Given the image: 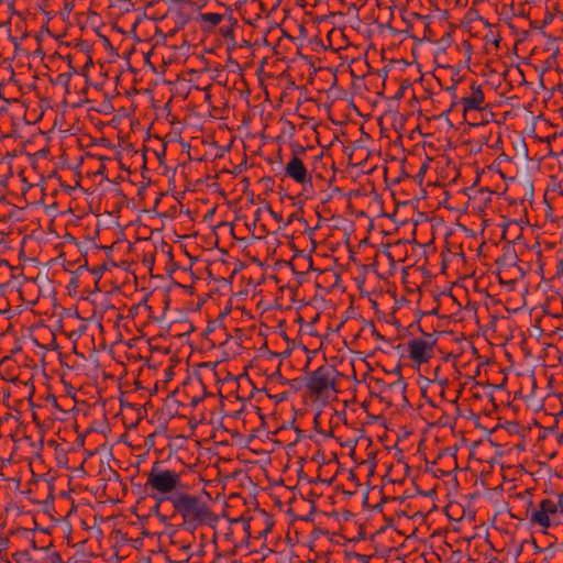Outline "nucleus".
<instances>
[{
  "mask_svg": "<svg viewBox=\"0 0 563 563\" xmlns=\"http://www.w3.org/2000/svg\"><path fill=\"white\" fill-rule=\"evenodd\" d=\"M310 362H311L310 355L306 354V362L303 364V371H307V368L309 367Z\"/></svg>",
  "mask_w": 563,
  "mask_h": 563,
  "instance_id": "44",
  "label": "nucleus"
},
{
  "mask_svg": "<svg viewBox=\"0 0 563 563\" xmlns=\"http://www.w3.org/2000/svg\"><path fill=\"white\" fill-rule=\"evenodd\" d=\"M501 37L499 35H496L494 38H492V43L495 45L496 48L499 47Z\"/></svg>",
  "mask_w": 563,
  "mask_h": 563,
  "instance_id": "40",
  "label": "nucleus"
},
{
  "mask_svg": "<svg viewBox=\"0 0 563 563\" xmlns=\"http://www.w3.org/2000/svg\"><path fill=\"white\" fill-rule=\"evenodd\" d=\"M221 362H201L197 364V375L200 379H214L216 382H225L227 377L219 374Z\"/></svg>",
  "mask_w": 563,
  "mask_h": 563,
  "instance_id": "12",
  "label": "nucleus"
},
{
  "mask_svg": "<svg viewBox=\"0 0 563 563\" xmlns=\"http://www.w3.org/2000/svg\"><path fill=\"white\" fill-rule=\"evenodd\" d=\"M558 268H559V269H558V274H560V271H563V263H562V261L560 262V264H559V267H558Z\"/></svg>",
  "mask_w": 563,
  "mask_h": 563,
  "instance_id": "57",
  "label": "nucleus"
},
{
  "mask_svg": "<svg viewBox=\"0 0 563 563\" xmlns=\"http://www.w3.org/2000/svg\"><path fill=\"white\" fill-rule=\"evenodd\" d=\"M162 303L164 305V311L168 309V306H169V302H170V298H169V295L168 294H163L162 295Z\"/></svg>",
  "mask_w": 563,
  "mask_h": 563,
  "instance_id": "30",
  "label": "nucleus"
},
{
  "mask_svg": "<svg viewBox=\"0 0 563 563\" xmlns=\"http://www.w3.org/2000/svg\"><path fill=\"white\" fill-rule=\"evenodd\" d=\"M560 505V500L550 498L541 500L538 507L531 510L529 516L530 522L542 528L559 525L562 517L559 510Z\"/></svg>",
  "mask_w": 563,
  "mask_h": 563,
  "instance_id": "5",
  "label": "nucleus"
},
{
  "mask_svg": "<svg viewBox=\"0 0 563 563\" xmlns=\"http://www.w3.org/2000/svg\"><path fill=\"white\" fill-rule=\"evenodd\" d=\"M172 364L168 365L165 369H164V378H163V382L166 384L168 383L169 380L173 379L175 373H174V367L175 365L177 364V360H175L174 357L172 358Z\"/></svg>",
  "mask_w": 563,
  "mask_h": 563,
  "instance_id": "20",
  "label": "nucleus"
},
{
  "mask_svg": "<svg viewBox=\"0 0 563 563\" xmlns=\"http://www.w3.org/2000/svg\"><path fill=\"white\" fill-rule=\"evenodd\" d=\"M463 46L465 47V51H466V54H467V59H471L472 45H471L470 41H464L463 42Z\"/></svg>",
  "mask_w": 563,
  "mask_h": 563,
  "instance_id": "32",
  "label": "nucleus"
},
{
  "mask_svg": "<svg viewBox=\"0 0 563 563\" xmlns=\"http://www.w3.org/2000/svg\"><path fill=\"white\" fill-rule=\"evenodd\" d=\"M65 59L67 60L68 67L73 66V55L68 54Z\"/></svg>",
  "mask_w": 563,
  "mask_h": 563,
  "instance_id": "46",
  "label": "nucleus"
},
{
  "mask_svg": "<svg viewBox=\"0 0 563 563\" xmlns=\"http://www.w3.org/2000/svg\"><path fill=\"white\" fill-rule=\"evenodd\" d=\"M146 364H147V367H148V368H152V367H154V368H155V367H156L155 365H153V364H151V363H150V360H148V358H146Z\"/></svg>",
  "mask_w": 563,
  "mask_h": 563,
  "instance_id": "56",
  "label": "nucleus"
},
{
  "mask_svg": "<svg viewBox=\"0 0 563 563\" xmlns=\"http://www.w3.org/2000/svg\"><path fill=\"white\" fill-rule=\"evenodd\" d=\"M517 254L515 250H506L501 256L496 258L495 264L498 266V275L511 274L514 269H517L522 277L525 275L523 271L517 266Z\"/></svg>",
  "mask_w": 563,
  "mask_h": 563,
  "instance_id": "10",
  "label": "nucleus"
},
{
  "mask_svg": "<svg viewBox=\"0 0 563 563\" xmlns=\"http://www.w3.org/2000/svg\"><path fill=\"white\" fill-rule=\"evenodd\" d=\"M78 46L81 48L80 49L81 54H84L85 52H87V53L89 52V46H88V44L86 42H80L78 44Z\"/></svg>",
  "mask_w": 563,
  "mask_h": 563,
  "instance_id": "35",
  "label": "nucleus"
},
{
  "mask_svg": "<svg viewBox=\"0 0 563 563\" xmlns=\"http://www.w3.org/2000/svg\"><path fill=\"white\" fill-rule=\"evenodd\" d=\"M175 515L181 517V527L187 531H195L199 527L214 526L218 516L210 505L200 496L183 492L172 499Z\"/></svg>",
  "mask_w": 563,
  "mask_h": 563,
  "instance_id": "1",
  "label": "nucleus"
},
{
  "mask_svg": "<svg viewBox=\"0 0 563 563\" xmlns=\"http://www.w3.org/2000/svg\"><path fill=\"white\" fill-rule=\"evenodd\" d=\"M559 361L563 364V354H560Z\"/></svg>",
  "mask_w": 563,
  "mask_h": 563,
  "instance_id": "64",
  "label": "nucleus"
},
{
  "mask_svg": "<svg viewBox=\"0 0 563 563\" xmlns=\"http://www.w3.org/2000/svg\"><path fill=\"white\" fill-rule=\"evenodd\" d=\"M373 352L374 353L382 352V349L380 347H375Z\"/></svg>",
  "mask_w": 563,
  "mask_h": 563,
  "instance_id": "62",
  "label": "nucleus"
},
{
  "mask_svg": "<svg viewBox=\"0 0 563 563\" xmlns=\"http://www.w3.org/2000/svg\"><path fill=\"white\" fill-rule=\"evenodd\" d=\"M527 504H528V506H529V507H531V506H532V500H531V498H528Z\"/></svg>",
  "mask_w": 563,
  "mask_h": 563,
  "instance_id": "60",
  "label": "nucleus"
},
{
  "mask_svg": "<svg viewBox=\"0 0 563 563\" xmlns=\"http://www.w3.org/2000/svg\"><path fill=\"white\" fill-rule=\"evenodd\" d=\"M438 312H439V305H437V307H434L430 311L421 312L419 320L421 321V319H423V318H428V317H431V316H438Z\"/></svg>",
  "mask_w": 563,
  "mask_h": 563,
  "instance_id": "26",
  "label": "nucleus"
},
{
  "mask_svg": "<svg viewBox=\"0 0 563 563\" xmlns=\"http://www.w3.org/2000/svg\"><path fill=\"white\" fill-rule=\"evenodd\" d=\"M267 210H268L269 214L272 216V218L275 219L277 222L283 221V216L278 212H275L273 210V208L271 207V205H267Z\"/></svg>",
  "mask_w": 563,
  "mask_h": 563,
  "instance_id": "28",
  "label": "nucleus"
},
{
  "mask_svg": "<svg viewBox=\"0 0 563 563\" xmlns=\"http://www.w3.org/2000/svg\"><path fill=\"white\" fill-rule=\"evenodd\" d=\"M227 10L230 11V14L225 19L228 24L220 26L219 32L225 40H229L232 43V45H234V27L238 25V20L232 16V10L230 8H227Z\"/></svg>",
  "mask_w": 563,
  "mask_h": 563,
  "instance_id": "17",
  "label": "nucleus"
},
{
  "mask_svg": "<svg viewBox=\"0 0 563 563\" xmlns=\"http://www.w3.org/2000/svg\"><path fill=\"white\" fill-rule=\"evenodd\" d=\"M73 352L77 353V345L75 343L73 344Z\"/></svg>",
  "mask_w": 563,
  "mask_h": 563,
  "instance_id": "61",
  "label": "nucleus"
},
{
  "mask_svg": "<svg viewBox=\"0 0 563 563\" xmlns=\"http://www.w3.org/2000/svg\"><path fill=\"white\" fill-rule=\"evenodd\" d=\"M144 487L157 504L163 501L172 504V499L176 495L181 494L186 485L181 481L180 473L175 470L159 467L158 463H154L147 473Z\"/></svg>",
  "mask_w": 563,
  "mask_h": 563,
  "instance_id": "3",
  "label": "nucleus"
},
{
  "mask_svg": "<svg viewBox=\"0 0 563 563\" xmlns=\"http://www.w3.org/2000/svg\"><path fill=\"white\" fill-rule=\"evenodd\" d=\"M410 356L412 357V360H415L419 364H421L423 362H428V360H429V354L419 353V354H410Z\"/></svg>",
  "mask_w": 563,
  "mask_h": 563,
  "instance_id": "25",
  "label": "nucleus"
},
{
  "mask_svg": "<svg viewBox=\"0 0 563 563\" xmlns=\"http://www.w3.org/2000/svg\"><path fill=\"white\" fill-rule=\"evenodd\" d=\"M123 358L131 360L126 353L118 354V357L115 358L119 363L124 364Z\"/></svg>",
  "mask_w": 563,
  "mask_h": 563,
  "instance_id": "37",
  "label": "nucleus"
},
{
  "mask_svg": "<svg viewBox=\"0 0 563 563\" xmlns=\"http://www.w3.org/2000/svg\"><path fill=\"white\" fill-rule=\"evenodd\" d=\"M391 386L399 388L400 391H404L405 389V384L400 379H398V382H396L394 385H390L389 387Z\"/></svg>",
  "mask_w": 563,
  "mask_h": 563,
  "instance_id": "38",
  "label": "nucleus"
},
{
  "mask_svg": "<svg viewBox=\"0 0 563 563\" xmlns=\"http://www.w3.org/2000/svg\"><path fill=\"white\" fill-rule=\"evenodd\" d=\"M20 351H21V346H16V347L12 349L10 352L15 353V352H20Z\"/></svg>",
  "mask_w": 563,
  "mask_h": 563,
  "instance_id": "55",
  "label": "nucleus"
},
{
  "mask_svg": "<svg viewBox=\"0 0 563 563\" xmlns=\"http://www.w3.org/2000/svg\"><path fill=\"white\" fill-rule=\"evenodd\" d=\"M455 86H456V84L454 82L452 86L446 88V90L449 92H451L454 98H455Z\"/></svg>",
  "mask_w": 563,
  "mask_h": 563,
  "instance_id": "45",
  "label": "nucleus"
},
{
  "mask_svg": "<svg viewBox=\"0 0 563 563\" xmlns=\"http://www.w3.org/2000/svg\"><path fill=\"white\" fill-rule=\"evenodd\" d=\"M107 271V264L106 263H102L96 267H93L91 269V273L96 276H98V278H100L102 276V274Z\"/></svg>",
  "mask_w": 563,
  "mask_h": 563,
  "instance_id": "24",
  "label": "nucleus"
},
{
  "mask_svg": "<svg viewBox=\"0 0 563 563\" xmlns=\"http://www.w3.org/2000/svg\"><path fill=\"white\" fill-rule=\"evenodd\" d=\"M421 325L424 328L427 332H430L432 334L437 332L432 327L429 328V325L426 324V320L421 322Z\"/></svg>",
  "mask_w": 563,
  "mask_h": 563,
  "instance_id": "41",
  "label": "nucleus"
},
{
  "mask_svg": "<svg viewBox=\"0 0 563 563\" xmlns=\"http://www.w3.org/2000/svg\"><path fill=\"white\" fill-rule=\"evenodd\" d=\"M148 346H150V352H151V353L159 352V349H158V347H153L151 344H148Z\"/></svg>",
  "mask_w": 563,
  "mask_h": 563,
  "instance_id": "51",
  "label": "nucleus"
},
{
  "mask_svg": "<svg viewBox=\"0 0 563 563\" xmlns=\"http://www.w3.org/2000/svg\"><path fill=\"white\" fill-rule=\"evenodd\" d=\"M33 341L43 350H59L56 343V335L49 328H41L33 335Z\"/></svg>",
  "mask_w": 563,
  "mask_h": 563,
  "instance_id": "13",
  "label": "nucleus"
},
{
  "mask_svg": "<svg viewBox=\"0 0 563 563\" xmlns=\"http://www.w3.org/2000/svg\"><path fill=\"white\" fill-rule=\"evenodd\" d=\"M306 152H307L306 147H303L301 145H296L295 147H292L291 155H296L297 157H300V155L306 154Z\"/></svg>",
  "mask_w": 563,
  "mask_h": 563,
  "instance_id": "27",
  "label": "nucleus"
},
{
  "mask_svg": "<svg viewBox=\"0 0 563 563\" xmlns=\"http://www.w3.org/2000/svg\"><path fill=\"white\" fill-rule=\"evenodd\" d=\"M554 19V15L552 13H548L542 22V25L540 26V29H543L547 24L551 23L552 20Z\"/></svg>",
  "mask_w": 563,
  "mask_h": 563,
  "instance_id": "31",
  "label": "nucleus"
},
{
  "mask_svg": "<svg viewBox=\"0 0 563 563\" xmlns=\"http://www.w3.org/2000/svg\"><path fill=\"white\" fill-rule=\"evenodd\" d=\"M419 330L424 336L423 339H413L408 344V352H427L432 350L435 344V339L432 338V333L427 332L424 328L421 325L420 320H418Z\"/></svg>",
  "mask_w": 563,
  "mask_h": 563,
  "instance_id": "14",
  "label": "nucleus"
},
{
  "mask_svg": "<svg viewBox=\"0 0 563 563\" xmlns=\"http://www.w3.org/2000/svg\"><path fill=\"white\" fill-rule=\"evenodd\" d=\"M285 176L291 178L303 187L309 184L312 186V176L305 166L302 159L296 155H291L285 167Z\"/></svg>",
  "mask_w": 563,
  "mask_h": 563,
  "instance_id": "8",
  "label": "nucleus"
},
{
  "mask_svg": "<svg viewBox=\"0 0 563 563\" xmlns=\"http://www.w3.org/2000/svg\"><path fill=\"white\" fill-rule=\"evenodd\" d=\"M174 2L178 4V8L175 10V24L177 27H183L190 20V15L186 10L189 3L186 0H174Z\"/></svg>",
  "mask_w": 563,
  "mask_h": 563,
  "instance_id": "18",
  "label": "nucleus"
},
{
  "mask_svg": "<svg viewBox=\"0 0 563 563\" xmlns=\"http://www.w3.org/2000/svg\"><path fill=\"white\" fill-rule=\"evenodd\" d=\"M57 357L63 367L76 375L98 378L103 373L96 354H57Z\"/></svg>",
  "mask_w": 563,
  "mask_h": 563,
  "instance_id": "4",
  "label": "nucleus"
},
{
  "mask_svg": "<svg viewBox=\"0 0 563 563\" xmlns=\"http://www.w3.org/2000/svg\"><path fill=\"white\" fill-rule=\"evenodd\" d=\"M409 177V175L406 173L405 169L401 170L400 176L395 180L396 183H399L401 179Z\"/></svg>",
  "mask_w": 563,
  "mask_h": 563,
  "instance_id": "43",
  "label": "nucleus"
},
{
  "mask_svg": "<svg viewBox=\"0 0 563 563\" xmlns=\"http://www.w3.org/2000/svg\"><path fill=\"white\" fill-rule=\"evenodd\" d=\"M20 372L21 368L12 356L5 355L0 360V375L2 379L16 382L19 380Z\"/></svg>",
  "mask_w": 563,
  "mask_h": 563,
  "instance_id": "11",
  "label": "nucleus"
},
{
  "mask_svg": "<svg viewBox=\"0 0 563 563\" xmlns=\"http://www.w3.org/2000/svg\"><path fill=\"white\" fill-rule=\"evenodd\" d=\"M456 103H457V102H456V101H455V99H454V100L452 101V103H451L450 108H449L448 110H445V111H443V112H442L441 117H443V115H448V113H449V112H450V111H451V110L456 106Z\"/></svg>",
  "mask_w": 563,
  "mask_h": 563,
  "instance_id": "42",
  "label": "nucleus"
},
{
  "mask_svg": "<svg viewBox=\"0 0 563 563\" xmlns=\"http://www.w3.org/2000/svg\"><path fill=\"white\" fill-rule=\"evenodd\" d=\"M267 342L265 341L262 346L258 349L260 351L267 350Z\"/></svg>",
  "mask_w": 563,
  "mask_h": 563,
  "instance_id": "52",
  "label": "nucleus"
},
{
  "mask_svg": "<svg viewBox=\"0 0 563 563\" xmlns=\"http://www.w3.org/2000/svg\"><path fill=\"white\" fill-rule=\"evenodd\" d=\"M466 354H446L443 358L444 365L453 366L461 375L475 378L481 373V366L488 363L487 357H482L481 354H472V357L464 361Z\"/></svg>",
  "mask_w": 563,
  "mask_h": 563,
  "instance_id": "6",
  "label": "nucleus"
},
{
  "mask_svg": "<svg viewBox=\"0 0 563 563\" xmlns=\"http://www.w3.org/2000/svg\"><path fill=\"white\" fill-rule=\"evenodd\" d=\"M92 64H93V63H92V57H91L89 54H87V55H86V63H85V65H84V67H82V75H86V70H87L90 66H92Z\"/></svg>",
  "mask_w": 563,
  "mask_h": 563,
  "instance_id": "29",
  "label": "nucleus"
},
{
  "mask_svg": "<svg viewBox=\"0 0 563 563\" xmlns=\"http://www.w3.org/2000/svg\"><path fill=\"white\" fill-rule=\"evenodd\" d=\"M191 402H192V405H197L198 404V399L194 398Z\"/></svg>",
  "mask_w": 563,
  "mask_h": 563,
  "instance_id": "63",
  "label": "nucleus"
},
{
  "mask_svg": "<svg viewBox=\"0 0 563 563\" xmlns=\"http://www.w3.org/2000/svg\"><path fill=\"white\" fill-rule=\"evenodd\" d=\"M544 36H547L550 41L555 42L556 37H553L552 35H548L545 32H542Z\"/></svg>",
  "mask_w": 563,
  "mask_h": 563,
  "instance_id": "49",
  "label": "nucleus"
},
{
  "mask_svg": "<svg viewBox=\"0 0 563 563\" xmlns=\"http://www.w3.org/2000/svg\"><path fill=\"white\" fill-rule=\"evenodd\" d=\"M339 377H349V372L338 369L335 363L322 364L313 371L306 383L307 395L312 402L328 404L338 394Z\"/></svg>",
  "mask_w": 563,
  "mask_h": 563,
  "instance_id": "2",
  "label": "nucleus"
},
{
  "mask_svg": "<svg viewBox=\"0 0 563 563\" xmlns=\"http://www.w3.org/2000/svg\"><path fill=\"white\" fill-rule=\"evenodd\" d=\"M198 19L201 24L200 27L205 32H211L217 25H219L224 19V14L220 13H199Z\"/></svg>",
  "mask_w": 563,
  "mask_h": 563,
  "instance_id": "16",
  "label": "nucleus"
},
{
  "mask_svg": "<svg viewBox=\"0 0 563 563\" xmlns=\"http://www.w3.org/2000/svg\"><path fill=\"white\" fill-rule=\"evenodd\" d=\"M302 350H303V352H305V353H308V352H319V350H318V349H316V350H309V349H307L305 345L302 346Z\"/></svg>",
  "mask_w": 563,
  "mask_h": 563,
  "instance_id": "50",
  "label": "nucleus"
},
{
  "mask_svg": "<svg viewBox=\"0 0 563 563\" xmlns=\"http://www.w3.org/2000/svg\"><path fill=\"white\" fill-rule=\"evenodd\" d=\"M295 216H296L295 213L290 214V217L288 218V220H287V222L285 224L286 225L290 224L294 221Z\"/></svg>",
  "mask_w": 563,
  "mask_h": 563,
  "instance_id": "48",
  "label": "nucleus"
},
{
  "mask_svg": "<svg viewBox=\"0 0 563 563\" xmlns=\"http://www.w3.org/2000/svg\"><path fill=\"white\" fill-rule=\"evenodd\" d=\"M231 311V306L228 305L223 311H221L218 318L213 321H209L207 328L203 331V335L206 340L211 343V347H214L217 344L221 346L223 344L222 339L227 338L228 334L225 329L218 324L224 317H227Z\"/></svg>",
  "mask_w": 563,
  "mask_h": 563,
  "instance_id": "9",
  "label": "nucleus"
},
{
  "mask_svg": "<svg viewBox=\"0 0 563 563\" xmlns=\"http://www.w3.org/2000/svg\"><path fill=\"white\" fill-rule=\"evenodd\" d=\"M146 302H147V299L144 298L143 301L141 302V305H142V307H144L145 310H147L150 319H152L154 321H159L161 319H163V316H161V317L154 316L152 306H148Z\"/></svg>",
  "mask_w": 563,
  "mask_h": 563,
  "instance_id": "23",
  "label": "nucleus"
},
{
  "mask_svg": "<svg viewBox=\"0 0 563 563\" xmlns=\"http://www.w3.org/2000/svg\"><path fill=\"white\" fill-rule=\"evenodd\" d=\"M261 213H262V209L258 208L255 212H254V220H253V227L256 225V223L260 221L261 219Z\"/></svg>",
  "mask_w": 563,
  "mask_h": 563,
  "instance_id": "34",
  "label": "nucleus"
},
{
  "mask_svg": "<svg viewBox=\"0 0 563 563\" xmlns=\"http://www.w3.org/2000/svg\"><path fill=\"white\" fill-rule=\"evenodd\" d=\"M103 42L106 47L112 48L111 42L107 36H103Z\"/></svg>",
  "mask_w": 563,
  "mask_h": 563,
  "instance_id": "47",
  "label": "nucleus"
},
{
  "mask_svg": "<svg viewBox=\"0 0 563 563\" xmlns=\"http://www.w3.org/2000/svg\"><path fill=\"white\" fill-rule=\"evenodd\" d=\"M144 189H145V186H141V187L139 188V195H141L142 192H144Z\"/></svg>",
  "mask_w": 563,
  "mask_h": 563,
  "instance_id": "59",
  "label": "nucleus"
},
{
  "mask_svg": "<svg viewBox=\"0 0 563 563\" xmlns=\"http://www.w3.org/2000/svg\"><path fill=\"white\" fill-rule=\"evenodd\" d=\"M37 55H41V56H44V52L42 51L41 47H38L35 52Z\"/></svg>",
  "mask_w": 563,
  "mask_h": 563,
  "instance_id": "53",
  "label": "nucleus"
},
{
  "mask_svg": "<svg viewBox=\"0 0 563 563\" xmlns=\"http://www.w3.org/2000/svg\"><path fill=\"white\" fill-rule=\"evenodd\" d=\"M77 69L74 66H70V70L67 73L59 74L55 80H52L54 85H63L65 86L66 90H68L70 78L74 74H77Z\"/></svg>",
  "mask_w": 563,
  "mask_h": 563,
  "instance_id": "19",
  "label": "nucleus"
},
{
  "mask_svg": "<svg viewBox=\"0 0 563 563\" xmlns=\"http://www.w3.org/2000/svg\"><path fill=\"white\" fill-rule=\"evenodd\" d=\"M548 142H550L551 140H556V134H553L552 136H547L545 139Z\"/></svg>",
  "mask_w": 563,
  "mask_h": 563,
  "instance_id": "54",
  "label": "nucleus"
},
{
  "mask_svg": "<svg viewBox=\"0 0 563 563\" xmlns=\"http://www.w3.org/2000/svg\"><path fill=\"white\" fill-rule=\"evenodd\" d=\"M219 374H220L221 376H225V377H227V379H228V378H229V376H230V374L224 369V366H223V364H222V363H221V366L219 367Z\"/></svg>",
  "mask_w": 563,
  "mask_h": 563,
  "instance_id": "39",
  "label": "nucleus"
},
{
  "mask_svg": "<svg viewBox=\"0 0 563 563\" xmlns=\"http://www.w3.org/2000/svg\"><path fill=\"white\" fill-rule=\"evenodd\" d=\"M558 53H559V48H556V49L553 52V54H552L551 58H553V59H554V58L556 57Z\"/></svg>",
  "mask_w": 563,
  "mask_h": 563,
  "instance_id": "58",
  "label": "nucleus"
},
{
  "mask_svg": "<svg viewBox=\"0 0 563 563\" xmlns=\"http://www.w3.org/2000/svg\"><path fill=\"white\" fill-rule=\"evenodd\" d=\"M428 168H429V163H428V162H424V163L421 165V167H420V169H419L418 174L415 176V178H416V180L419 183V185H421V184H422V180H423V178H424V175H426V173H427Z\"/></svg>",
  "mask_w": 563,
  "mask_h": 563,
  "instance_id": "22",
  "label": "nucleus"
},
{
  "mask_svg": "<svg viewBox=\"0 0 563 563\" xmlns=\"http://www.w3.org/2000/svg\"><path fill=\"white\" fill-rule=\"evenodd\" d=\"M478 112H479V111H473V115H472V117H467V120H465V122H467V124H468V125H471V126H478V125H482V124H484V123L488 122V121H487V120H485V119H481V120H479V119L477 118V113H478Z\"/></svg>",
  "mask_w": 563,
  "mask_h": 563,
  "instance_id": "21",
  "label": "nucleus"
},
{
  "mask_svg": "<svg viewBox=\"0 0 563 563\" xmlns=\"http://www.w3.org/2000/svg\"><path fill=\"white\" fill-rule=\"evenodd\" d=\"M323 361L324 364H327V361L329 364L335 363L338 369H345L349 372V377L356 376V369H355V361L354 360H346L344 356H338L332 355L331 357H325V354H323Z\"/></svg>",
  "mask_w": 563,
  "mask_h": 563,
  "instance_id": "15",
  "label": "nucleus"
},
{
  "mask_svg": "<svg viewBox=\"0 0 563 563\" xmlns=\"http://www.w3.org/2000/svg\"><path fill=\"white\" fill-rule=\"evenodd\" d=\"M142 307L141 302L139 305H135L130 308L129 313L132 318H134L135 314H137V310Z\"/></svg>",
  "mask_w": 563,
  "mask_h": 563,
  "instance_id": "33",
  "label": "nucleus"
},
{
  "mask_svg": "<svg viewBox=\"0 0 563 563\" xmlns=\"http://www.w3.org/2000/svg\"><path fill=\"white\" fill-rule=\"evenodd\" d=\"M485 96L479 85L474 81L471 85V93L467 97H463L460 103L463 106V117L467 120V117L473 115V111H479L482 113L486 108L483 107Z\"/></svg>",
  "mask_w": 563,
  "mask_h": 563,
  "instance_id": "7",
  "label": "nucleus"
},
{
  "mask_svg": "<svg viewBox=\"0 0 563 563\" xmlns=\"http://www.w3.org/2000/svg\"><path fill=\"white\" fill-rule=\"evenodd\" d=\"M106 170H107L106 165L103 163H101L100 167L96 172V175L104 176Z\"/></svg>",
  "mask_w": 563,
  "mask_h": 563,
  "instance_id": "36",
  "label": "nucleus"
}]
</instances>
